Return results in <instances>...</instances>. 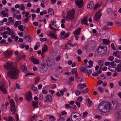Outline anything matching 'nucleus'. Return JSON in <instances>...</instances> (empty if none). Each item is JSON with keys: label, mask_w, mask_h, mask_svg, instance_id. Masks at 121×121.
I'll list each match as a JSON object with an SVG mask.
<instances>
[{"label": "nucleus", "mask_w": 121, "mask_h": 121, "mask_svg": "<svg viewBox=\"0 0 121 121\" xmlns=\"http://www.w3.org/2000/svg\"><path fill=\"white\" fill-rule=\"evenodd\" d=\"M5 68L7 69V73L8 76L10 79H16L18 78V75L19 72V70L16 67H14L13 64H10L7 63L6 65H4Z\"/></svg>", "instance_id": "obj_1"}, {"label": "nucleus", "mask_w": 121, "mask_h": 121, "mask_svg": "<svg viewBox=\"0 0 121 121\" xmlns=\"http://www.w3.org/2000/svg\"><path fill=\"white\" fill-rule=\"evenodd\" d=\"M103 44H101L97 48L96 50L95 51V56H97L100 55L103 56L107 52V47L106 46L103 47L102 46Z\"/></svg>", "instance_id": "obj_2"}, {"label": "nucleus", "mask_w": 121, "mask_h": 121, "mask_svg": "<svg viewBox=\"0 0 121 121\" xmlns=\"http://www.w3.org/2000/svg\"><path fill=\"white\" fill-rule=\"evenodd\" d=\"M108 104L107 102H101L98 106L99 110L101 112L105 113L109 111L110 110H109V108L108 107Z\"/></svg>", "instance_id": "obj_3"}, {"label": "nucleus", "mask_w": 121, "mask_h": 121, "mask_svg": "<svg viewBox=\"0 0 121 121\" xmlns=\"http://www.w3.org/2000/svg\"><path fill=\"white\" fill-rule=\"evenodd\" d=\"M40 71L41 72H45L48 69V67L47 65L46 62L44 60L43 61L41 64V66L39 67Z\"/></svg>", "instance_id": "obj_4"}, {"label": "nucleus", "mask_w": 121, "mask_h": 121, "mask_svg": "<svg viewBox=\"0 0 121 121\" xmlns=\"http://www.w3.org/2000/svg\"><path fill=\"white\" fill-rule=\"evenodd\" d=\"M81 116L80 114L77 112H73L71 115V120L72 121H79V119L77 118Z\"/></svg>", "instance_id": "obj_5"}, {"label": "nucleus", "mask_w": 121, "mask_h": 121, "mask_svg": "<svg viewBox=\"0 0 121 121\" xmlns=\"http://www.w3.org/2000/svg\"><path fill=\"white\" fill-rule=\"evenodd\" d=\"M74 12L75 11L73 10L69 11L68 14L67 15L65 20L66 21H69L73 19L74 18L73 16Z\"/></svg>", "instance_id": "obj_6"}, {"label": "nucleus", "mask_w": 121, "mask_h": 121, "mask_svg": "<svg viewBox=\"0 0 121 121\" xmlns=\"http://www.w3.org/2000/svg\"><path fill=\"white\" fill-rule=\"evenodd\" d=\"M108 102L109 104L108 107L109 108H108L109 110H110V108L114 109L116 108L117 104V103L116 101H113L112 102H111L110 103L109 102Z\"/></svg>", "instance_id": "obj_7"}, {"label": "nucleus", "mask_w": 121, "mask_h": 121, "mask_svg": "<svg viewBox=\"0 0 121 121\" xmlns=\"http://www.w3.org/2000/svg\"><path fill=\"white\" fill-rule=\"evenodd\" d=\"M25 98L26 100L29 102L32 100V99L31 92L30 91H29L28 92L25 96Z\"/></svg>", "instance_id": "obj_8"}, {"label": "nucleus", "mask_w": 121, "mask_h": 121, "mask_svg": "<svg viewBox=\"0 0 121 121\" xmlns=\"http://www.w3.org/2000/svg\"><path fill=\"white\" fill-rule=\"evenodd\" d=\"M75 3L76 5L79 8H80L83 5V0H75Z\"/></svg>", "instance_id": "obj_9"}, {"label": "nucleus", "mask_w": 121, "mask_h": 121, "mask_svg": "<svg viewBox=\"0 0 121 121\" xmlns=\"http://www.w3.org/2000/svg\"><path fill=\"white\" fill-rule=\"evenodd\" d=\"M1 85L0 86V90L4 94L7 93L6 89L4 87L5 86V84L4 82H2L1 84Z\"/></svg>", "instance_id": "obj_10"}, {"label": "nucleus", "mask_w": 121, "mask_h": 121, "mask_svg": "<svg viewBox=\"0 0 121 121\" xmlns=\"http://www.w3.org/2000/svg\"><path fill=\"white\" fill-rule=\"evenodd\" d=\"M12 53V51H6L4 52L3 54L4 55L5 58H9L10 57Z\"/></svg>", "instance_id": "obj_11"}, {"label": "nucleus", "mask_w": 121, "mask_h": 121, "mask_svg": "<svg viewBox=\"0 0 121 121\" xmlns=\"http://www.w3.org/2000/svg\"><path fill=\"white\" fill-rule=\"evenodd\" d=\"M101 9L99 11L95 14L94 17L95 19L96 20H99L101 15V14L100 13L101 12Z\"/></svg>", "instance_id": "obj_12"}, {"label": "nucleus", "mask_w": 121, "mask_h": 121, "mask_svg": "<svg viewBox=\"0 0 121 121\" xmlns=\"http://www.w3.org/2000/svg\"><path fill=\"white\" fill-rule=\"evenodd\" d=\"M31 90H32L36 94L38 93V91L36 87L34 86V85L33 84L31 87Z\"/></svg>", "instance_id": "obj_13"}, {"label": "nucleus", "mask_w": 121, "mask_h": 121, "mask_svg": "<svg viewBox=\"0 0 121 121\" xmlns=\"http://www.w3.org/2000/svg\"><path fill=\"white\" fill-rule=\"evenodd\" d=\"M45 61L46 62L47 65L48 67H51L52 65V60L48 59L46 60Z\"/></svg>", "instance_id": "obj_14"}, {"label": "nucleus", "mask_w": 121, "mask_h": 121, "mask_svg": "<svg viewBox=\"0 0 121 121\" xmlns=\"http://www.w3.org/2000/svg\"><path fill=\"white\" fill-rule=\"evenodd\" d=\"M48 47L46 45H45L44 47H43L42 49V53L41 55H43L44 53L47 51Z\"/></svg>", "instance_id": "obj_15"}, {"label": "nucleus", "mask_w": 121, "mask_h": 121, "mask_svg": "<svg viewBox=\"0 0 121 121\" xmlns=\"http://www.w3.org/2000/svg\"><path fill=\"white\" fill-rule=\"evenodd\" d=\"M30 59L31 61L33 62L34 64H37L39 63V60L35 58L31 57Z\"/></svg>", "instance_id": "obj_16"}, {"label": "nucleus", "mask_w": 121, "mask_h": 121, "mask_svg": "<svg viewBox=\"0 0 121 121\" xmlns=\"http://www.w3.org/2000/svg\"><path fill=\"white\" fill-rule=\"evenodd\" d=\"M49 33L48 35V36L52 38L53 39L56 38V36L55 35L54 33L51 31H49Z\"/></svg>", "instance_id": "obj_17"}, {"label": "nucleus", "mask_w": 121, "mask_h": 121, "mask_svg": "<svg viewBox=\"0 0 121 121\" xmlns=\"http://www.w3.org/2000/svg\"><path fill=\"white\" fill-rule=\"evenodd\" d=\"M71 72L72 73V74H75V78H76L78 77V74L77 73V70L76 69L73 68L72 69Z\"/></svg>", "instance_id": "obj_18"}, {"label": "nucleus", "mask_w": 121, "mask_h": 121, "mask_svg": "<svg viewBox=\"0 0 121 121\" xmlns=\"http://www.w3.org/2000/svg\"><path fill=\"white\" fill-rule=\"evenodd\" d=\"M81 28H78L77 30H76L74 32V35H78L80 34Z\"/></svg>", "instance_id": "obj_19"}, {"label": "nucleus", "mask_w": 121, "mask_h": 121, "mask_svg": "<svg viewBox=\"0 0 121 121\" xmlns=\"http://www.w3.org/2000/svg\"><path fill=\"white\" fill-rule=\"evenodd\" d=\"M87 18L84 17L83 19L82 20L81 23L82 24L84 25L86 24L88 25V24L87 23Z\"/></svg>", "instance_id": "obj_20"}, {"label": "nucleus", "mask_w": 121, "mask_h": 121, "mask_svg": "<svg viewBox=\"0 0 121 121\" xmlns=\"http://www.w3.org/2000/svg\"><path fill=\"white\" fill-rule=\"evenodd\" d=\"M93 3L92 1L90 2L87 5V8L89 9H91L92 8L93 6Z\"/></svg>", "instance_id": "obj_21"}, {"label": "nucleus", "mask_w": 121, "mask_h": 121, "mask_svg": "<svg viewBox=\"0 0 121 121\" xmlns=\"http://www.w3.org/2000/svg\"><path fill=\"white\" fill-rule=\"evenodd\" d=\"M46 99L49 102L52 101V99L51 96L49 95H48L46 97Z\"/></svg>", "instance_id": "obj_22"}, {"label": "nucleus", "mask_w": 121, "mask_h": 121, "mask_svg": "<svg viewBox=\"0 0 121 121\" xmlns=\"http://www.w3.org/2000/svg\"><path fill=\"white\" fill-rule=\"evenodd\" d=\"M117 120H119L121 118V109L119 110L117 112Z\"/></svg>", "instance_id": "obj_23"}, {"label": "nucleus", "mask_w": 121, "mask_h": 121, "mask_svg": "<svg viewBox=\"0 0 121 121\" xmlns=\"http://www.w3.org/2000/svg\"><path fill=\"white\" fill-rule=\"evenodd\" d=\"M32 106L34 108H35L36 107L38 108V106L37 105H38V102L37 101L35 102L34 101H32Z\"/></svg>", "instance_id": "obj_24"}, {"label": "nucleus", "mask_w": 121, "mask_h": 121, "mask_svg": "<svg viewBox=\"0 0 121 121\" xmlns=\"http://www.w3.org/2000/svg\"><path fill=\"white\" fill-rule=\"evenodd\" d=\"M80 71L81 72L83 73H86L88 75H89L90 74V73H89V72H88V71L86 67Z\"/></svg>", "instance_id": "obj_25"}, {"label": "nucleus", "mask_w": 121, "mask_h": 121, "mask_svg": "<svg viewBox=\"0 0 121 121\" xmlns=\"http://www.w3.org/2000/svg\"><path fill=\"white\" fill-rule=\"evenodd\" d=\"M21 22L20 21H18L16 22L15 23V25H14L15 27V28L17 27L18 25H21Z\"/></svg>", "instance_id": "obj_26"}, {"label": "nucleus", "mask_w": 121, "mask_h": 121, "mask_svg": "<svg viewBox=\"0 0 121 121\" xmlns=\"http://www.w3.org/2000/svg\"><path fill=\"white\" fill-rule=\"evenodd\" d=\"M88 63L89 65L87 66V67L90 68L92 67L93 66V62L91 60H89L88 61Z\"/></svg>", "instance_id": "obj_27"}, {"label": "nucleus", "mask_w": 121, "mask_h": 121, "mask_svg": "<svg viewBox=\"0 0 121 121\" xmlns=\"http://www.w3.org/2000/svg\"><path fill=\"white\" fill-rule=\"evenodd\" d=\"M103 43L105 44L108 45L109 44V41H108L106 39H102Z\"/></svg>", "instance_id": "obj_28"}, {"label": "nucleus", "mask_w": 121, "mask_h": 121, "mask_svg": "<svg viewBox=\"0 0 121 121\" xmlns=\"http://www.w3.org/2000/svg\"><path fill=\"white\" fill-rule=\"evenodd\" d=\"M0 13L2 14L4 17H8L9 15L7 13H5L3 11H2L0 12Z\"/></svg>", "instance_id": "obj_29"}, {"label": "nucleus", "mask_w": 121, "mask_h": 121, "mask_svg": "<svg viewBox=\"0 0 121 121\" xmlns=\"http://www.w3.org/2000/svg\"><path fill=\"white\" fill-rule=\"evenodd\" d=\"M87 101L88 103L87 105L88 107H89L92 105V102L90 100L89 98H87Z\"/></svg>", "instance_id": "obj_30"}, {"label": "nucleus", "mask_w": 121, "mask_h": 121, "mask_svg": "<svg viewBox=\"0 0 121 121\" xmlns=\"http://www.w3.org/2000/svg\"><path fill=\"white\" fill-rule=\"evenodd\" d=\"M48 13L50 15H52L54 13V11L52 9H50L48 10Z\"/></svg>", "instance_id": "obj_31"}, {"label": "nucleus", "mask_w": 121, "mask_h": 121, "mask_svg": "<svg viewBox=\"0 0 121 121\" xmlns=\"http://www.w3.org/2000/svg\"><path fill=\"white\" fill-rule=\"evenodd\" d=\"M10 103L11 106L15 105L14 101L12 99L10 100Z\"/></svg>", "instance_id": "obj_32"}, {"label": "nucleus", "mask_w": 121, "mask_h": 121, "mask_svg": "<svg viewBox=\"0 0 121 121\" xmlns=\"http://www.w3.org/2000/svg\"><path fill=\"white\" fill-rule=\"evenodd\" d=\"M77 81L78 82H81L83 81V80L82 79V78L81 77H79L78 78L77 77L75 78Z\"/></svg>", "instance_id": "obj_33"}, {"label": "nucleus", "mask_w": 121, "mask_h": 121, "mask_svg": "<svg viewBox=\"0 0 121 121\" xmlns=\"http://www.w3.org/2000/svg\"><path fill=\"white\" fill-rule=\"evenodd\" d=\"M51 55L53 56H56V52L55 51H53L51 53Z\"/></svg>", "instance_id": "obj_34"}, {"label": "nucleus", "mask_w": 121, "mask_h": 121, "mask_svg": "<svg viewBox=\"0 0 121 121\" xmlns=\"http://www.w3.org/2000/svg\"><path fill=\"white\" fill-rule=\"evenodd\" d=\"M10 111H16L15 105L11 106L10 108Z\"/></svg>", "instance_id": "obj_35"}, {"label": "nucleus", "mask_w": 121, "mask_h": 121, "mask_svg": "<svg viewBox=\"0 0 121 121\" xmlns=\"http://www.w3.org/2000/svg\"><path fill=\"white\" fill-rule=\"evenodd\" d=\"M74 79V77L72 76H71L69 78V81L70 82H71L73 81Z\"/></svg>", "instance_id": "obj_36"}, {"label": "nucleus", "mask_w": 121, "mask_h": 121, "mask_svg": "<svg viewBox=\"0 0 121 121\" xmlns=\"http://www.w3.org/2000/svg\"><path fill=\"white\" fill-rule=\"evenodd\" d=\"M97 90L101 93L103 92L104 91V89L101 86L99 87L98 88Z\"/></svg>", "instance_id": "obj_37"}, {"label": "nucleus", "mask_w": 121, "mask_h": 121, "mask_svg": "<svg viewBox=\"0 0 121 121\" xmlns=\"http://www.w3.org/2000/svg\"><path fill=\"white\" fill-rule=\"evenodd\" d=\"M47 14V11L45 10H44L43 11L41 12L40 13V15H42L44 14Z\"/></svg>", "instance_id": "obj_38"}, {"label": "nucleus", "mask_w": 121, "mask_h": 121, "mask_svg": "<svg viewBox=\"0 0 121 121\" xmlns=\"http://www.w3.org/2000/svg\"><path fill=\"white\" fill-rule=\"evenodd\" d=\"M8 121H15V120L13 118V117L10 116L8 117Z\"/></svg>", "instance_id": "obj_39"}, {"label": "nucleus", "mask_w": 121, "mask_h": 121, "mask_svg": "<svg viewBox=\"0 0 121 121\" xmlns=\"http://www.w3.org/2000/svg\"><path fill=\"white\" fill-rule=\"evenodd\" d=\"M23 71L26 73V74L28 73L27 72V67L26 66H24L23 68Z\"/></svg>", "instance_id": "obj_40"}, {"label": "nucleus", "mask_w": 121, "mask_h": 121, "mask_svg": "<svg viewBox=\"0 0 121 121\" xmlns=\"http://www.w3.org/2000/svg\"><path fill=\"white\" fill-rule=\"evenodd\" d=\"M80 93L81 92L79 90H77L75 91V94L77 96L79 95H80Z\"/></svg>", "instance_id": "obj_41"}, {"label": "nucleus", "mask_w": 121, "mask_h": 121, "mask_svg": "<svg viewBox=\"0 0 121 121\" xmlns=\"http://www.w3.org/2000/svg\"><path fill=\"white\" fill-rule=\"evenodd\" d=\"M109 29V28L107 25L104 26L102 28V30H108Z\"/></svg>", "instance_id": "obj_42"}, {"label": "nucleus", "mask_w": 121, "mask_h": 121, "mask_svg": "<svg viewBox=\"0 0 121 121\" xmlns=\"http://www.w3.org/2000/svg\"><path fill=\"white\" fill-rule=\"evenodd\" d=\"M114 58L113 56H110L108 58V60H110L111 61H112L114 59Z\"/></svg>", "instance_id": "obj_43"}, {"label": "nucleus", "mask_w": 121, "mask_h": 121, "mask_svg": "<svg viewBox=\"0 0 121 121\" xmlns=\"http://www.w3.org/2000/svg\"><path fill=\"white\" fill-rule=\"evenodd\" d=\"M107 24L108 26H112L113 25V23L111 22H107Z\"/></svg>", "instance_id": "obj_44"}, {"label": "nucleus", "mask_w": 121, "mask_h": 121, "mask_svg": "<svg viewBox=\"0 0 121 121\" xmlns=\"http://www.w3.org/2000/svg\"><path fill=\"white\" fill-rule=\"evenodd\" d=\"M39 77H37L35 79V84H36V83H37L38 82V81H39Z\"/></svg>", "instance_id": "obj_45"}, {"label": "nucleus", "mask_w": 121, "mask_h": 121, "mask_svg": "<svg viewBox=\"0 0 121 121\" xmlns=\"http://www.w3.org/2000/svg\"><path fill=\"white\" fill-rule=\"evenodd\" d=\"M88 91L87 90V89L86 88L84 90H83L81 91L83 94L87 93L88 92Z\"/></svg>", "instance_id": "obj_46"}, {"label": "nucleus", "mask_w": 121, "mask_h": 121, "mask_svg": "<svg viewBox=\"0 0 121 121\" xmlns=\"http://www.w3.org/2000/svg\"><path fill=\"white\" fill-rule=\"evenodd\" d=\"M47 40V38H41L40 39V40L42 42L46 41Z\"/></svg>", "instance_id": "obj_47"}, {"label": "nucleus", "mask_w": 121, "mask_h": 121, "mask_svg": "<svg viewBox=\"0 0 121 121\" xmlns=\"http://www.w3.org/2000/svg\"><path fill=\"white\" fill-rule=\"evenodd\" d=\"M104 61L102 60H100L99 62V65H102L103 64Z\"/></svg>", "instance_id": "obj_48"}, {"label": "nucleus", "mask_w": 121, "mask_h": 121, "mask_svg": "<svg viewBox=\"0 0 121 121\" xmlns=\"http://www.w3.org/2000/svg\"><path fill=\"white\" fill-rule=\"evenodd\" d=\"M111 47L114 50H116V48L115 47L114 44L113 43H112L111 44Z\"/></svg>", "instance_id": "obj_49"}, {"label": "nucleus", "mask_w": 121, "mask_h": 121, "mask_svg": "<svg viewBox=\"0 0 121 121\" xmlns=\"http://www.w3.org/2000/svg\"><path fill=\"white\" fill-rule=\"evenodd\" d=\"M21 10L22 11L24 10L25 9V7L24 6V4H21Z\"/></svg>", "instance_id": "obj_50"}, {"label": "nucleus", "mask_w": 121, "mask_h": 121, "mask_svg": "<svg viewBox=\"0 0 121 121\" xmlns=\"http://www.w3.org/2000/svg\"><path fill=\"white\" fill-rule=\"evenodd\" d=\"M116 25L118 26H121V22L118 21H116L115 22Z\"/></svg>", "instance_id": "obj_51"}, {"label": "nucleus", "mask_w": 121, "mask_h": 121, "mask_svg": "<svg viewBox=\"0 0 121 121\" xmlns=\"http://www.w3.org/2000/svg\"><path fill=\"white\" fill-rule=\"evenodd\" d=\"M58 121H65V119L63 117H61L59 119Z\"/></svg>", "instance_id": "obj_52"}, {"label": "nucleus", "mask_w": 121, "mask_h": 121, "mask_svg": "<svg viewBox=\"0 0 121 121\" xmlns=\"http://www.w3.org/2000/svg\"><path fill=\"white\" fill-rule=\"evenodd\" d=\"M39 98L40 100H42L43 99V96L42 94H39Z\"/></svg>", "instance_id": "obj_53"}, {"label": "nucleus", "mask_w": 121, "mask_h": 121, "mask_svg": "<svg viewBox=\"0 0 121 121\" xmlns=\"http://www.w3.org/2000/svg\"><path fill=\"white\" fill-rule=\"evenodd\" d=\"M99 6V4L97 3L96 4L94 8V9H96L97 8H98Z\"/></svg>", "instance_id": "obj_54"}, {"label": "nucleus", "mask_w": 121, "mask_h": 121, "mask_svg": "<svg viewBox=\"0 0 121 121\" xmlns=\"http://www.w3.org/2000/svg\"><path fill=\"white\" fill-rule=\"evenodd\" d=\"M69 33H68L66 34L64 36V37H62V38H65L66 37H69Z\"/></svg>", "instance_id": "obj_55"}, {"label": "nucleus", "mask_w": 121, "mask_h": 121, "mask_svg": "<svg viewBox=\"0 0 121 121\" xmlns=\"http://www.w3.org/2000/svg\"><path fill=\"white\" fill-rule=\"evenodd\" d=\"M49 26L50 29L52 30H56V29L53 27L52 26L51 24H50L49 25Z\"/></svg>", "instance_id": "obj_56"}, {"label": "nucleus", "mask_w": 121, "mask_h": 121, "mask_svg": "<svg viewBox=\"0 0 121 121\" xmlns=\"http://www.w3.org/2000/svg\"><path fill=\"white\" fill-rule=\"evenodd\" d=\"M78 53L79 55H81L82 53V51L80 49H78L77 50Z\"/></svg>", "instance_id": "obj_57"}, {"label": "nucleus", "mask_w": 121, "mask_h": 121, "mask_svg": "<svg viewBox=\"0 0 121 121\" xmlns=\"http://www.w3.org/2000/svg\"><path fill=\"white\" fill-rule=\"evenodd\" d=\"M111 65L113 66V68H114L115 66L116 65V64L115 63L114 61H113L112 62H111Z\"/></svg>", "instance_id": "obj_58"}, {"label": "nucleus", "mask_w": 121, "mask_h": 121, "mask_svg": "<svg viewBox=\"0 0 121 121\" xmlns=\"http://www.w3.org/2000/svg\"><path fill=\"white\" fill-rule=\"evenodd\" d=\"M69 45L71 47H73L74 46H76L77 45L75 43H74V44H72L71 43H69Z\"/></svg>", "instance_id": "obj_59"}, {"label": "nucleus", "mask_w": 121, "mask_h": 121, "mask_svg": "<svg viewBox=\"0 0 121 121\" xmlns=\"http://www.w3.org/2000/svg\"><path fill=\"white\" fill-rule=\"evenodd\" d=\"M82 96L79 97H78V101L81 102L82 101Z\"/></svg>", "instance_id": "obj_60"}, {"label": "nucleus", "mask_w": 121, "mask_h": 121, "mask_svg": "<svg viewBox=\"0 0 121 121\" xmlns=\"http://www.w3.org/2000/svg\"><path fill=\"white\" fill-rule=\"evenodd\" d=\"M29 18H26L24 20V21L25 23H26L28 22L29 21Z\"/></svg>", "instance_id": "obj_61"}, {"label": "nucleus", "mask_w": 121, "mask_h": 121, "mask_svg": "<svg viewBox=\"0 0 121 121\" xmlns=\"http://www.w3.org/2000/svg\"><path fill=\"white\" fill-rule=\"evenodd\" d=\"M75 104L78 107H80V104L79 102L78 101H76L75 102Z\"/></svg>", "instance_id": "obj_62"}, {"label": "nucleus", "mask_w": 121, "mask_h": 121, "mask_svg": "<svg viewBox=\"0 0 121 121\" xmlns=\"http://www.w3.org/2000/svg\"><path fill=\"white\" fill-rule=\"evenodd\" d=\"M103 82L102 81L99 80L97 84L98 85H99L100 84H103Z\"/></svg>", "instance_id": "obj_63"}, {"label": "nucleus", "mask_w": 121, "mask_h": 121, "mask_svg": "<svg viewBox=\"0 0 121 121\" xmlns=\"http://www.w3.org/2000/svg\"><path fill=\"white\" fill-rule=\"evenodd\" d=\"M65 107L67 108H71V106L69 104H66L65 105Z\"/></svg>", "instance_id": "obj_64"}]
</instances>
